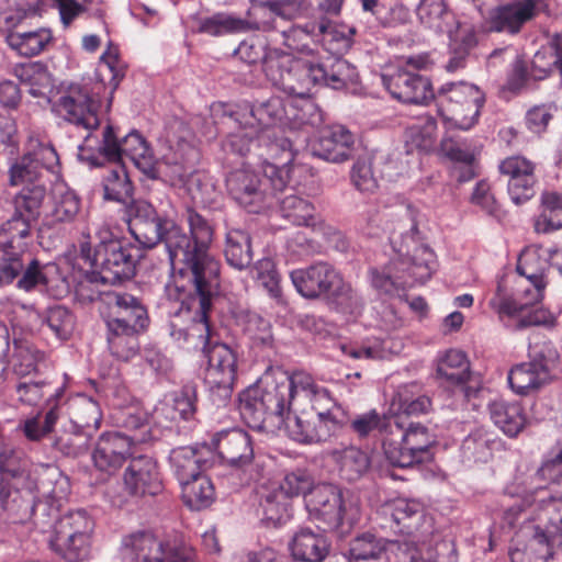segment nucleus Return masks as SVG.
Returning a JSON list of instances; mask_svg holds the SVG:
<instances>
[{
    "instance_id": "obj_1",
    "label": "nucleus",
    "mask_w": 562,
    "mask_h": 562,
    "mask_svg": "<svg viewBox=\"0 0 562 562\" xmlns=\"http://www.w3.org/2000/svg\"><path fill=\"white\" fill-rule=\"evenodd\" d=\"M190 235L172 221L156 217L131 229L134 238L144 247L151 248L164 241L172 267L179 270V278H202L212 285L216 265L220 262L210 254L213 229L207 221L194 210L187 211Z\"/></svg>"
},
{
    "instance_id": "obj_2",
    "label": "nucleus",
    "mask_w": 562,
    "mask_h": 562,
    "mask_svg": "<svg viewBox=\"0 0 562 562\" xmlns=\"http://www.w3.org/2000/svg\"><path fill=\"white\" fill-rule=\"evenodd\" d=\"M396 217L394 227H385L395 257L384 267L371 268L369 271L372 286L390 296L416 283H425L437 268L436 255L423 241L418 229L417 212L406 206Z\"/></svg>"
},
{
    "instance_id": "obj_3",
    "label": "nucleus",
    "mask_w": 562,
    "mask_h": 562,
    "mask_svg": "<svg viewBox=\"0 0 562 562\" xmlns=\"http://www.w3.org/2000/svg\"><path fill=\"white\" fill-rule=\"evenodd\" d=\"M548 268L549 262L540 248H526L518 258L516 270L519 276L514 281L513 291L507 292L506 286L498 283L490 306L507 327L521 330L531 326L554 325V315L540 306Z\"/></svg>"
},
{
    "instance_id": "obj_4",
    "label": "nucleus",
    "mask_w": 562,
    "mask_h": 562,
    "mask_svg": "<svg viewBox=\"0 0 562 562\" xmlns=\"http://www.w3.org/2000/svg\"><path fill=\"white\" fill-rule=\"evenodd\" d=\"M58 162L59 157L53 146L36 143L10 166L9 184L23 187L8 201L10 216L2 223L3 232L21 238L31 236L46 196V187L41 181L43 171L53 170Z\"/></svg>"
},
{
    "instance_id": "obj_5",
    "label": "nucleus",
    "mask_w": 562,
    "mask_h": 562,
    "mask_svg": "<svg viewBox=\"0 0 562 562\" xmlns=\"http://www.w3.org/2000/svg\"><path fill=\"white\" fill-rule=\"evenodd\" d=\"M319 400L329 402L326 389L315 385L313 378L304 372L284 376L266 387L250 386L239 395V412L245 422L254 427L270 420L279 429L286 422L288 413L296 401H310L318 409Z\"/></svg>"
},
{
    "instance_id": "obj_6",
    "label": "nucleus",
    "mask_w": 562,
    "mask_h": 562,
    "mask_svg": "<svg viewBox=\"0 0 562 562\" xmlns=\"http://www.w3.org/2000/svg\"><path fill=\"white\" fill-rule=\"evenodd\" d=\"M290 278L296 291L305 299L325 300L339 312L353 316L359 315L363 308L361 295L326 261L293 270Z\"/></svg>"
},
{
    "instance_id": "obj_7",
    "label": "nucleus",
    "mask_w": 562,
    "mask_h": 562,
    "mask_svg": "<svg viewBox=\"0 0 562 562\" xmlns=\"http://www.w3.org/2000/svg\"><path fill=\"white\" fill-rule=\"evenodd\" d=\"M288 184V170L270 162H266L262 173L241 167L226 177L229 195L250 213L271 206L278 193L291 190Z\"/></svg>"
},
{
    "instance_id": "obj_8",
    "label": "nucleus",
    "mask_w": 562,
    "mask_h": 562,
    "mask_svg": "<svg viewBox=\"0 0 562 562\" xmlns=\"http://www.w3.org/2000/svg\"><path fill=\"white\" fill-rule=\"evenodd\" d=\"M305 508L311 520L323 531L348 532L360 519L358 499L333 484H317L305 494Z\"/></svg>"
},
{
    "instance_id": "obj_9",
    "label": "nucleus",
    "mask_w": 562,
    "mask_h": 562,
    "mask_svg": "<svg viewBox=\"0 0 562 562\" xmlns=\"http://www.w3.org/2000/svg\"><path fill=\"white\" fill-rule=\"evenodd\" d=\"M385 427L391 436L383 439V451L390 464L411 468L430 458L429 448L436 439L427 426L403 420L402 415H391Z\"/></svg>"
},
{
    "instance_id": "obj_10",
    "label": "nucleus",
    "mask_w": 562,
    "mask_h": 562,
    "mask_svg": "<svg viewBox=\"0 0 562 562\" xmlns=\"http://www.w3.org/2000/svg\"><path fill=\"white\" fill-rule=\"evenodd\" d=\"M139 249L133 244L104 232L93 254V280L116 284L135 274Z\"/></svg>"
},
{
    "instance_id": "obj_11",
    "label": "nucleus",
    "mask_w": 562,
    "mask_h": 562,
    "mask_svg": "<svg viewBox=\"0 0 562 562\" xmlns=\"http://www.w3.org/2000/svg\"><path fill=\"white\" fill-rule=\"evenodd\" d=\"M484 101L485 95L476 86L463 81L443 85L437 97L442 117L461 130L476 123Z\"/></svg>"
},
{
    "instance_id": "obj_12",
    "label": "nucleus",
    "mask_w": 562,
    "mask_h": 562,
    "mask_svg": "<svg viewBox=\"0 0 562 562\" xmlns=\"http://www.w3.org/2000/svg\"><path fill=\"white\" fill-rule=\"evenodd\" d=\"M124 562H198L194 549L186 543L138 532L124 539Z\"/></svg>"
},
{
    "instance_id": "obj_13",
    "label": "nucleus",
    "mask_w": 562,
    "mask_h": 562,
    "mask_svg": "<svg viewBox=\"0 0 562 562\" xmlns=\"http://www.w3.org/2000/svg\"><path fill=\"white\" fill-rule=\"evenodd\" d=\"M201 346L207 359L205 380L210 384L212 398L217 405L225 404L231 397L236 378V355L229 346L218 341L213 329L210 339H205Z\"/></svg>"
},
{
    "instance_id": "obj_14",
    "label": "nucleus",
    "mask_w": 562,
    "mask_h": 562,
    "mask_svg": "<svg viewBox=\"0 0 562 562\" xmlns=\"http://www.w3.org/2000/svg\"><path fill=\"white\" fill-rule=\"evenodd\" d=\"M183 282H188L191 285L189 296H191L193 304L196 303V317H194L192 324L183 329L177 328L175 324H171V336L176 340H184L191 342H202L210 339V331L212 330L209 322V313L213 307L214 300L220 293V265H216L215 277L213 278L212 285L209 281L204 282L202 278L199 282L192 278H179Z\"/></svg>"
},
{
    "instance_id": "obj_15",
    "label": "nucleus",
    "mask_w": 562,
    "mask_h": 562,
    "mask_svg": "<svg viewBox=\"0 0 562 562\" xmlns=\"http://www.w3.org/2000/svg\"><path fill=\"white\" fill-rule=\"evenodd\" d=\"M100 105L98 92L91 91L87 86L71 83L60 92L54 103V111L66 122L92 131L100 125Z\"/></svg>"
},
{
    "instance_id": "obj_16",
    "label": "nucleus",
    "mask_w": 562,
    "mask_h": 562,
    "mask_svg": "<svg viewBox=\"0 0 562 562\" xmlns=\"http://www.w3.org/2000/svg\"><path fill=\"white\" fill-rule=\"evenodd\" d=\"M382 515L390 519V528L396 527L397 532L404 536L402 547L408 542L415 544L432 532L431 518L425 514L424 506L415 499L396 498L385 503L381 507Z\"/></svg>"
},
{
    "instance_id": "obj_17",
    "label": "nucleus",
    "mask_w": 562,
    "mask_h": 562,
    "mask_svg": "<svg viewBox=\"0 0 562 562\" xmlns=\"http://www.w3.org/2000/svg\"><path fill=\"white\" fill-rule=\"evenodd\" d=\"M95 151L111 161H121L126 157L144 173L154 170L155 158L151 149L145 138L135 131L119 140L113 127L106 125Z\"/></svg>"
},
{
    "instance_id": "obj_18",
    "label": "nucleus",
    "mask_w": 562,
    "mask_h": 562,
    "mask_svg": "<svg viewBox=\"0 0 562 562\" xmlns=\"http://www.w3.org/2000/svg\"><path fill=\"white\" fill-rule=\"evenodd\" d=\"M105 324H117L127 330L143 331L149 324L147 308L140 299L127 292L108 291L100 294Z\"/></svg>"
},
{
    "instance_id": "obj_19",
    "label": "nucleus",
    "mask_w": 562,
    "mask_h": 562,
    "mask_svg": "<svg viewBox=\"0 0 562 562\" xmlns=\"http://www.w3.org/2000/svg\"><path fill=\"white\" fill-rule=\"evenodd\" d=\"M269 61L267 78L279 89L289 94L288 98L308 95L314 80L311 63L292 59L289 53L282 52L277 65Z\"/></svg>"
},
{
    "instance_id": "obj_20",
    "label": "nucleus",
    "mask_w": 562,
    "mask_h": 562,
    "mask_svg": "<svg viewBox=\"0 0 562 562\" xmlns=\"http://www.w3.org/2000/svg\"><path fill=\"white\" fill-rule=\"evenodd\" d=\"M546 8V0H510L490 11L486 29L490 32L517 34Z\"/></svg>"
},
{
    "instance_id": "obj_21",
    "label": "nucleus",
    "mask_w": 562,
    "mask_h": 562,
    "mask_svg": "<svg viewBox=\"0 0 562 562\" xmlns=\"http://www.w3.org/2000/svg\"><path fill=\"white\" fill-rule=\"evenodd\" d=\"M123 487L135 499L160 494L164 484L157 461L148 456L131 458L123 473Z\"/></svg>"
},
{
    "instance_id": "obj_22",
    "label": "nucleus",
    "mask_w": 562,
    "mask_h": 562,
    "mask_svg": "<svg viewBox=\"0 0 562 562\" xmlns=\"http://www.w3.org/2000/svg\"><path fill=\"white\" fill-rule=\"evenodd\" d=\"M147 442V438L137 435H125L122 432L102 434L92 452L94 467L108 474L119 470L127 458L132 457V446Z\"/></svg>"
},
{
    "instance_id": "obj_23",
    "label": "nucleus",
    "mask_w": 562,
    "mask_h": 562,
    "mask_svg": "<svg viewBox=\"0 0 562 562\" xmlns=\"http://www.w3.org/2000/svg\"><path fill=\"white\" fill-rule=\"evenodd\" d=\"M348 562H407V552L401 540L379 538L370 532L350 541Z\"/></svg>"
},
{
    "instance_id": "obj_24",
    "label": "nucleus",
    "mask_w": 562,
    "mask_h": 562,
    "mask_svg": "<svg viewBox=\"0 0 562 562\" xmlns=\"http://www.w3.org/2000/svg\"><path fill=\"white\" fill-rule=\"evenodd\" d=\"M382 81L392 97L404 103L423 104L434 98L430 81L405 69L383 75Z\"/></svg>"
},
{
    "instance_id": "obj_25",
    "label": "nucleus",
    "mask_w": 562,
    "mask_h": 562,
    "mask_svg": "<svg viewBox=\"0 0 562 562\" xmlns=\"http://www.w3.org/2000/svg\"><path fill=\"white\" fill-rule=\"evenodd\" d=\"M258 30L272 31L271 41L280 43L291 52H304L308 48L310 38L316 36L317 23L305 26L290 23L286 15H277L269 20H258Z\"/></svg>"
},
{
    "instance_id": "obj_26",
    "label": "nucleus",
    "mask_w": 562,
    "mask_h": 562,
    "mask_svg": "<svg viewBox=\"0 0 562 562\" xmlns=\"http://www.w3.org/2000/svg\"><path fill=\"white\" fill-rule=\"evenodd\" d=\"M499 172L508 177V194L515 204L535 195V164L522 156H512L499 164Z\"/></svg>"
},
{
    "instance_id": "obj_27",
    "label": "nucleus",
    "mask_w": 562,
    "mask_h": 562,
    "mask_svg": "<svg viewBox=\"0 0 562 562\" xmlns=\"http://www.w3.org/2000/svg\"><path fill=\"white\" fill-rule=\"evenodd\" d=\"M353 143L350 131L342 125H333L321 130L310 148L313 156L337 164L349 159Z\"/></svg>"
},
{
    "instance_id": "obj_28",
    "label": "nucleus",
    "mask_w": 562,
    "mask_h": 562,
    "mask_svg": "<svg viewBox=\"0 0 562 562\" xmlns=\"http://www.w3.org/2000/svg\"><path fill=\"white\" fill-rule=\"evenodd\" d=\"M212 445L223 462L232 467H244L254 458L249 435L238 428L217 432L212 439Z\"/></svg>"
},
{
    "instance_id": "obj_29",
    "label": "nucleus",
    "mask_w": 562,
    "mask_h": 562,
    "mask_svg": "<svg viewBox=\"0 0 562 562\" xmlns=\"http://www.w3.org/2000/svg\"><path fill=\"white\" fill-rule=\"evenodd\" d=\"M527 508L531 509L532 518L547 531L562 518V498L553 497L544 487L535 488L524 497L521 505L510 506L507 512L516 515Z\"/></svg>"
},
{
    "instance_id": "obj_30",
    "label": "nucleus",
    "mask_w": 562,
    "mask_h": 562,
    "mask_svg": "<svg viewBox=\"0 0 562 562\" xmlns=\"http://www.w3.org/2000/svg\"><path fill=\"white\" fill-rule=\"evenodd\" d=\"M415 544L404 543L407 562H457V551L450 540L441 539L434 531Z\"/></svg>"
},
{
    "instance_id": "obj_31",
    "label": "nucleus",
    "mask_w": 562,
    "mask_h": 562,
    "mask_svg": "<svg viewBox=\"0 0 562 562\" xmlns=\"http://www.w3.org/2000/svg\"><path fill=\"white\" fill-rule=\"evenodd\" d=\"M279 201L283 218L296 226L312 227L314 232L327 234L331 226L327 225L315 212L314 205L306 199L294 193L276 198Z\"/></svg>"
},
{
    "instance_id": "obj_32",
    "label": "nucleus",
    "mask_w": 562,
    "mask_h": 562,
    "mask_svg": "<svg viewBox=\"0 0 562 562\" xmlns=\"http://www.w3.org/2000/svg\"><path fill=\"white\" fill-rule=\"evenodd\" d=\"M417 16L426 27L448 36L468 27L461 25L445 0H422L417 7Z\"/></svg>"
},
{
    "instance_id": "obj_33",
    "label": "nucleus",
    "mask_w": 562,
    "mask_h": 562,
    "mask_svg": "<svg viewBox=\"0 0 562 562\" xmlns=\"http://www.w3.org/2000/svg\"><path fill=\"white\" fill-rule=\"evenodd\" d=\"M289 98L271 97L266 101L256 102L249 106V119L245 121V125L259 131H267L270 127H280L286 130L285 121L288 116Z\"/></svg>"
},
{
    "instance_id": "obj_34",
    "label": "nucleus",
    "mask_w": 562,
    "mask_h": 562,
    "mask_svg": "<svg viewBox=\"0 0 562 562\" xmlns=\"http://www.w3.org/2000/svg\"><path fill=\"white\" fill-rule=\"evenodd\" d=\"M289 547L297 561L322 562L328 555L330 543L325 535L304 527L294 533Z\"/></svg>"
},
{
    "instance_id": "obj_35",
    "label": "nucleus",
    "mask_w": 562,
    "mask_h": 562,
    "mask_svg": "<svg viewBox=\"0 0 562 562\" xmlns=\"http://www.w3.org/2000/svg\"><path fill=\"white\" fill-rule=\"evenodd\" d=\"M52 211L46 226L68 224L75 221L80 211V199L65 182L52 188Z\"/></svg>"
},
{
    "instance_id": "obj_36",
    "label": "nucleus",
    "mask_w": 562,
    "mask_h": 562,
    "mask_svg": "<svg viewBox=\"0 0 562 562\" xmlns=\"http://www.w3.org/2000/svg\"><path fill=\"white\" fill-rule=\"evenodd\" d=\"M356 32L353 26L322 19L317 23L316 36L319 37L322 45L331 56H339L350 49Z\"/></svg>"
},
{
    "instance_id": "obj_37",
    "label": "nucleus",
    "mask_w": 562,
    "mask_h": 562,
    "mask_svg": "<svg viewBox=\"0 0 562 562\" xmlns=\"http://www.w3.org/2000/svg\"><path fill=\"white\" fill-rule=\"evenodd\" d=\"M430 407V398L419 393L417 384L400 386L392 400L393 415H402L403 420H408L411 416L426 414Z\"/></svg>"
},
{
    "instance_id": "obj_38",
    "label": "nucleus",
    "mask_w": 562,
    "mask_h": 562,
    "mask_svg": "<svg viewBox=\"0 0 562 562\" xmlns=\"http://www.w3.org/2000/svg\"><path fill=\"white\" fill-rule=\"evenodd\" d=\"M323 122V114L318 105L308 95L289 98L286 130L299 131L305 126H318Z\"/></svg>"
},
{
    "instance_id": "obj_39",
    "label": "nucleus",
    "mask_w": 562,
    "mask_h": 562,
    "mask_svg": "<svg viewBox=\"0 0 562 562\" xmlns=\"http://www.w3.org/2000/svg\"><path fill=\"white\" fill-rule=\"evenodd\" d=\"M235 55L247 64L261 63L262 69L268 76V65L273 60L277 65L278 59L281 57L282 50L279 48H270L269 41L262 36H251L244 40L238 47L234 50Z\"/></svg>"
},
{
    "instance_id": "obj_40",
    "label": "nucleus",
    "mask_w": 562,
    "mask_h": 562,
    "mask_svg": "<svg viewBox=\"0 0 562 562\" xmlns=\"http://www.w3.org/2000/svg\"><path fill=\"white\" fill-rule=\"evenodd\" d=\"M331 458L338 467L339 475L348 482L360 479L370 465L368 454L355 446L334 450Z\"/></svg>"
},
{
    "instance_id": "obj_41",
    "label": "nucleus",
    "mask_w": 562,
    "mask_h": 562,
    "mask_svg": "<svg viewBox=\"0 0 562 562\" xmlns=\"http://www.w3.org/2000/svg\"><path fill=\"white\" fill-rule=\"evenodd\" d=\"M224 256L234 269H248L252 262L250 235L241 229H229L226 233Z\"/></svg>"
},
{
    "instance_id": "obj_42",
    "label": "nucleus",
    "mask_w": 562,
    "mask_h": 562,
    "mask_svg": "<svg viewBox=\"0 0 562 562\" xmlns=\"http://www.w3.org/2000/svg\"><path fill=\"white\" fill-rule=\"evenodd\" d=\"M490 415L494 424L509 436H517L525 427L526 418L518 403L496 400L490 404Z\"/></svg>"
},
{
    "instance_id": "obj_43",
    "label": "nucleus",
    "mask_w": 562,
    "mask_h": 562,
    "mask_svg": "<svg viewBox=\"0 0 562 562\" xmlns=\"http://www.w3.org/2000/svg\"><path fill=\"white\" fill-rule=\"evenodd\" d=\"M93 530V521L85 510L69 513L59 518L54 527V537L50 542L71 541L79 537H90Z\"/></svg>"
},
{
    "instance_id": "obj_44",
    "label": "nucleus",
    "mask_w": 562,
    "mask_h": 562,
    "mask_svg": "<svg viewBox=\"0 0 562 562\" xmlns=\"http://www.w3.org/2000/svg\"><path fill=\"white\" fill-rule=\"evenodd\" d=\"M106 340L110 352L117 359L128 361L139 350L138 334L135 329L127 330L115 323L106 324Z\"/></svg>"
},
{
    "instance_id": "obj_45",
    "label": "nucleus",
    "mask_w": 562,
    "mask_h": 562,
    "mask_svg": "<svg viewBox=\"0 0 562 562\" xmlns=\"http://www.w3.org/2000/svg\"><path fill=\"white\" fill-rule=\"evenodd\" d=\"M531 65L532 76L537 79L553 72L562 76V35H554L547 46L538 50Z\"/></svg>"
},
{
    "instance_id": "obj_46",
    "label": "nucleus",
    "mask_w": 562,
    "mask_h": 562,
    "mask_svg": "<svg viewBox=\"0 0 562 562\" xmlns=\"http://www.w3.org/2000/svg\"><path fill=\"white\" fill-rule=\"evenodd\" d=\"M550 381L529 361L515 366L508 373V383L512 390L519 395L536 392Z\"/></svg>"
},
{
    "instance_id": "obj_47",
    "label": "nucleus",
    "mask_w": 562,
    "mask_h": 562,
    "mask_svg": "<svg viewBox=\"0 0 562 562\" xmlns=\"http://www.w3.org/2000/svg\"><path fill=\"white\" fill-rule=\"evenodd\" d=\"M258 144L267 147L268 156L272 159L280 160L279 165L274 162L279 168H285L290 173V162L294 157V139L289 136H279L277 131L267 130L257 133Z\"/></svg>"
},
{
    "instance_id": "obj_48",
    "label": "nucleus",
    "mask_w": 562,
    "mask_h": 562,
    "mask_svg": "<svg viewBox=\"0 0 562 562\" xmlns=\"http://www.w3.org/2000/svg\"><path fill=\"white\" fill-rule=\"evenodd\" d=\"M169 461L181 485L202 473L203 461L195 448L179 447L172 449Z\"/></svg>"
},
{
    "instance_id": "obj_49",
    "label": "nucleus",
    "mask_w": 562,
    "mask_h": 562,
    "mask_svg": "<svg viewBox=\"0 0 562 562\" xmlns=\"http://www.w3.org/2000/svg\"><path fill=\"white\" fill-rule=\"evenodd\" d=\"M535 231L548 234L562 227V194L553 191L541 195V213L535 220Z\"/></svg>"
},
{
    "instance_id": "obj_50",
    "label": "nucleus",
    "mask_w": 562,
    "mask_h": 562,
    "mask_svg": "<svg viewBox=\"0 0 562 562\" xmlns=\"http://www.w3.org/2000/svg\"><path fill=\"white\" fill-rule=\"evenodd\" d=\"M1 236L7 237L0 248V288L10 284L23 270L24 262L18 251H13V244L21 240L7 232L0 231Z\"/></svg>"
},
{
    "instance_id": "obj_51",
    "label": "nucleus",
    "mask_w": 562,
    "mask_h": 562,
    "mask_svg": "<svg viewBox=\"0 0 562 562\" xmlns=\"http://www.w3.org/2000/svg\"><path fill=\"white\" fill-rule=\"evenodd\" d=\"M437 374L451 384H464L470 378V363L461 350L451 349L439 359Z\"/></svg>"
},
{
    "instance_id": "obj_52",
    "label": "nucleus",
    "mask_w": 562,
    "mask_h": 562,
    "mask_svg": "<svg viewBox=\"0 0 562 562\" xmlns=\"http://www.w3.org/2000/svg\"><path fill=\"white\" fill-rule=\"evenodd\" d=\"M52 41V33L47 29L23 33H9L7 35L8 45L20 55L31 57L40 54Z\"/></svg>"
},
{
    "instance_id": "obj_53",
    "label": "nucleus",
    "mask_w": 562,
    "mask_h": 562,
    "mask_svg": "<svg viewBox=\"0 0 562 562\" xmlns=\"http://www.w3.org/2000/svg\"><path fill=\"white\" fill-rule=\"evenodd\" d=\"M184 503L195 510L210 506L214 499V486L211 480L200 473L194 479L181 485Z\"/></svg>"
},
{
    "instance_id": "obj_54",
    "label": "nucleus",
    "mask_w": 562,
    "mask_h": 562,
    "mask_svg": "<svg viewBox=\"0 0 562 562\" xmlns=\"http://www.w3.org/2000/svg\"><path fill=\"white\" fill-rule=\"evenodd\" d=\"M449 38L451 57L446 65V69L449 72H454L465 67L467 58L476 46L477 40L474 30L470 26L456 32Z\"/></svg>"
},
{
    "instance_id": "obj_55",
    "label": "nucleus",
    "mask_w": 562,
    "mask_h": 562,
    "mask_svg": "<svg viewBox=\"0 0 562 562\" xmlns=\"http://www.w3.org/2000/svg\"><path fill=\"white\" fill-rule=\"evenodd\" d=\"M263 517L267 526L278 527L291 517V501L277 488L268 492L261 499Z\"/></svg>"
},
{
    "instance_id": "obj_56",
    "label": "nucleus",
    "mask_w": 562,
    "mask_h": 562,
    "mask_svg": "<svg viewBox=\"0 0 562 562\" xmlns=\"http://www.w3.org/2000/svg\"><path fill=\"white\" fill-rule=\"evenodd\" d=\"M331 403L330 397L329 402L319 400L318 409H314L316 412V416L313 419L314 428L310 430V435L305 434L304 438H310L314 443L322 442L327 441L339 431L341 424L328 408V405Z\"/></svg>"
},
{
    "instance_id": "obj_57",
    "label": "nucleus",
    "mask_w": 562,
    "mask_h": 562,
    "mask_svg": "<svg viewBox=\"0 0 562 562\" xmlns=\"http://www.w3.org/2000/svg\"><path fill=\"white\" fill-rule=\"evenodd\" d=\"M237 323L245 334L258 346H269L272 342L270 322L258 313L248 310L240 311L236 316Z\"/></svg>"
},
{
    "instance_id": "obj_58",
    "label": "nucleus",
    "mask_w": 562,
    "mask_h": 562,
    "mask_svg": "<svg viewBox=\"0 0 562 562\" xmlns=\"http://www.w3.org/2000/svg\"><path fill=\"white\" fill-rule=\"evenodd\" d=\"M70 415L74 424L81 428L98 429L102 419L99 404L86 395H78L70 402Z\"/></svg>"
},
{
    "instance_id": "obj_59",
    "label": "nucleus",
    "mask_w": 562,
    "mask_h": 562,
    "mask_svg": "<svg viewBox=\"0 0 562 562\" xmlns=\"http://www.w3.org/2000/svg\"><path fill=\"white\" fill-rule=\"evenodd\" d=\"M104 199L126 203L133 194V184L125 168L117 165L103 178Z\"/></svg>"
},
{
    "instance_id": "obj_60",
    "label": "nucleus",
    "mask_w": 562,
    "mask_h": 562,
    "mask_svg": "<svg viewBox=\"0 0 562 562\" xmlns=\"http://www.w3.org/2000/svg\"><path fill=\"white\" fill-rule=\"evenodd\" d=\"M43 360L44 355L32 344L14 341L12 370L18 376L24 378L37 372L38 366Z\"/></svg>"
},
{
    "instance_id": "obj_61",
    "label": "nucleus",
    "mask_w": 562,
    "mask_h": 562,
    "mask_svg": "<svg viewBox=\"0 0 562 562\" xmlns=\"http://www.w3.org/2000/svg\"><path fill=\"white\" fill-rule=\"evenodd\" d=\"M15 392L18 401L29 406L37 405L45 395L48 396L46 405H50L53 398L60 397L63 394L60 387H53L45 381L20 382L15 386Z\"/></svg>"
},
{
    "instance_id": "obj_62",
    "label": "nucleus",
    "mask_w": 562,
    "mask_h": 562,
    "mask_svg": "<svg viewBox=\"0 0 562 562\" xmlns=\"http://www.w3.org/2000/svg\"><path fill=\"white\" fill-rule=\"evenodd\" d=\"M251 25L250 21L234 18L224 13H218L199 21L198 30L209 35H223L232 32L245 31Z\"/></svg>"
},
{
    "instance_id": "obj_63",
    "label": "nucleus",
    "mask_w": 562,
    "mask_h": 562,
    "mask_svg": "<svg viewBox=\"0 0 562 562\" xmlns=\"http://www.w3.org/2000/svg\"><path fill=\"white\" fill-rule=\"evenodd\" d=\"M41 318L59 339H68L74 331L75 317L64 306L56 305L47 308Z\"/></svg>"
},
{
    "instance_id": "obj_64",
    "label": "nucleus",
    "mask_w": 562,
    "mask_h": 562,
    "mask_svg": "<svg viewBox=\"0 0 562 562\" xmlns=\"http://www.w3.org/2000/svg\"><path fill=\"white\" fill-rule=\"evenodd\" d=\"M529 362L541 371L550 380L559 364L560 356L557 348L550 341L537 344L529 348Z\"/></svg>"
}]
</instances>
